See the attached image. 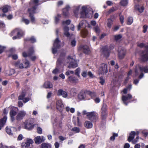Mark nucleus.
<instances>
[{"instance_id":"nucleus-6","label":"nucleus","mask_w":148,"mask_h":148,"mask_svg":"<svg viewBox=\"0 0 148 148\" xmlns=\"http://www.w3.org/2000/svg\"><path fill=\"white\" fill-rule=\"evenodd\" d=\"M12 35L15 34H17V36H14L12 37L13 39L15 40L18 38H20V37L22 36L24 34V32L21 29H16L12 32Z\"/></svg>"},{"instance_id":"nucleus-49","label":"nucleus","mask_w":148,"mask_h":148,"mask_svg":"<svg viewBox=\"0 0 148 148\" xmlns=\"http://www.w3.org/2000/svg\"><path fill=\"white\" fill-rule=\"evenodd\" d=\"M99 83L102 85L104 84L105 83V79L102 77H100L99 78Z\"/></svg>"},{"instance_id":"nucleus-17","label":"nucleus","mask_w":148,"mask_h":148,"mask_svg":"<svg viewBox=\"0 0 148 148\" xmlns=\"http://www.w3.org/2000/svg\"><path fill=\"white\" fill-rule=\"evenodd\" d=\"M121 50H119L118 53H119V57L120 59H123L125 56V52H126V50L122 48H120Z\"/></svg>"},{"instance_id":"nucleus-64","label":"nucleus","mask_w":148,"mask_h":148,"mask_svg":"<svg viewBox=\"0 0 148 148\" xmlns=\"http://www.w3.org/2000/svg\"><path fill=\"white\" fill-rule=\"evenodd\" d=\"M95 30L97 33H99V27L97 26L96 27L94 28Z\"/></svg>"},{"instance_id":"nucleus-56","label":"nucleus","mask_w":148,"mask_h":148,"mask_svg":"<svg viewBox=\"0 0 148 148\" xmlns=\"http://www.w3.org/2000/svg\"><path fill=\"white\" fill-rule=\"evenodd\" d=\"M80 69L79 68H78L76 69L75 72V75L79 77V73H80Z\"/></svg>"},{"instance_id":"nucleus-36","label":"nucleus","mask_w":148,"mask_h":148,"mask_svg":"<svg viewBox=\"0 0 148 148\" xmlns=\"http://www.w3.org/2000/svg\"><path fill=\"white\" fill-rule=\"evenodd\" d=\"M133 19L132 17H129L127 20V24L128 25H131L133 22Z\"/></svg>"},{"instance_id":"nucleus-51","label":"nucleus","mask_w":148,"mask_h":148,"mask_svg":"<svg viewBox=\"0 0 148 148\" xmlns=\"http://www.w3.org/2000/svg\"><path fill=\"white\" fill-rule=\"evenodd\" d=\"M87 94L90 95L91 97H93L96 95V94L94 92H92L90 91H87Z\"/></svg>"},{"instance_id":"nucleus-22","label":"nucleus","mask_w":148,"mask_h":148,"mask_svg":"<svg viewBox=\"0 0 148 148\" xmlns=\"http://www.w3.org/2000/svg\"><path fill=\"white\" fill-rule=\"evenodd\" d=\"M16 114V112L13 109L11 110L10 112V115L11 117V120L12 121H14L15 120L14 116Z\"/></svg>"},{"instance_id":"nucleus-38","label":"nucleus","mask_w":148,"mask_h":148,"mask_svg":"<svg viewBox=\"0 0 148 148\" xmlns=\"http://www.w3.org/2000/svg\"><path fill=\"white\" fill-rule=\"evenodd\" d=\"M136 8L140 12V13H142L143 12L144 9V8L143 6L136 7Z\"/></svg>"},{"instance_id":"nucleus-47","label":"nucleus","mask_w":148,"mask_h":148,"mask_svg":"<svg viewBox=\"0 0 148 148\" xmlns=\"http://www.w3.org/2000/svg\"><path fill=\"white\" fill-rule=\"evenodd\" d=\"M61 17V15L59 14H58L57 16L55 17V22L56 23H57L58 22L59 19V18Z\"/></svg>"},{"instance_id":"nucleus-32","label":"nucleus","mask_w":148,"mask_h":148,"mask_svg":"<svg viewBox=\"0 0 148 148\" xmlns=\"http://www.w3.org/2000/svg\"><path fill=\"white\" fill-rule=\"evenodd\" d=\"M82 11L81 12V14L83 15L84 16L86 17H89L88 14L86 12V8L85 7H82Z\"/></svg>"},{"instance_id":"nucleus-16","label":"nucleus","mask_w":148,"mask_h":148,"mask_svg":"<svg viewBox=\"0 0 148 148\" xmlns=\"http://www.w3.org/2000/svg\"><path fill=\"white\" fill-rule=\"evenodd\" d=\"M87 91H81L78 95V98L81 100H86L85 98L86 97V93L87 94Z\"/></svg>"},{"instance_id":"nucleus-41","label":"nucleus","mask_w":148,"mask_h":148,"mask_svg":"<svg viewBox=\"0 0 148 148\" xmlns=\"http://www.w3.org/2000/svg\"><path fill=\"white\" fill-rule=\"evenodd\" d=\"M112 22V20L111 19H109L108 20L107 26L109 28L111 27Z\"/></svg>"},{"instance_id":"nucleus-48","label":"nucleus","mask_w":148,"mask_h":148,"mask_svg":"<svg viewBox=\"0 0 148 148\" xmlns=\"http://www.w3.org/2000/svg\"><path fill=\"white\" fill-rule=\"evenodd\" d=\"M115 11L114 8V7L111 8L109 11H108L106 13V15H109L112 12Z\"/></svg>"},{"instance_id":"nucleus-42","label":"nucleus","mask_w":148,"mask_h":148,"mask_svg":"<svg viewBox=\"0 0 148 148\" xmlns=\"http://www.w3.org/2000/svg\"><path fill=\"white\" fill-rule=\"evenodd\" d=\"M25 96V93L24 92H23L21 95L19 96L18 97V100H22L23 99L24 97Z\"/></svg>"},{"instance_id":"nucleus-40","label":"nucleus","mask_w":148,"mask_h":148,"mask_svg":"<svg viewBox=\"0 0 148 148\" xmlns=\"http://www.w3.org/2000/svg\"><path fill=\"white\" fill-rule=\"evenodd\" d=\"M29 66V62L27 60L25 62L24 64H23V67L24 68H27Z\"/></svg>"},{"instance_id":"nucleus-54","label":"nucleus","mask_w":148,"mask_h":148,"mask_svg":"<svg viewBox=\"0 0 148 148\" xmlns=\"http://www.w3.org/2000/svg\"><path fill=\"white\" fill-rule=\"evenodd\" d=\"M71 21L69 20H68L65 21H63L62 24H66L67 25H69L71 23Z\"/></svg>"},{"instance_id":"nucleus-35","label":"nucleus","mask_w":148,"mask_h":148,"mask_svg":"<svg viewBox=\"0 0 148 148\" xmlns=\"http://www.w3.org/2000/svg\"><path fill=\"white\" fill-rule=\"evenodd\" d=\"M128 3V0H121L120 2V4L123 6L127 5Z\"/></svg>"},{"instance_id":"nucleus-4","label":"nucleus","mask_w":148,"mask_h":148,"mask_svg":"<svg viewBox=\"0 0 148 148\" xmlns=\"http://www.w3.org/2000/svg\"><path fill=\"white\" fill-rule=\"evenodd\" d=\"M98 114L95 112L88 113L87 115L88 119L93 122H96L98 119Z\"/></svg>"},{"instance_id":"nucleus-52","label":"nucleus","mask_w":148,"mask_h":148,"mask_svg":"<svg viewBox=\"0 0 148 148\" xmlns=\"http://www.w3.org/2000/svg\"><path fill=\"white\" fill-rule=\"evenodd\" d=\"M22 21L23 22L25 23L26 25H27L29 23V21L28 20L24 18H22Z\"/></svg>"},{"instance_id":"nucleus-3","label":"nucleus","mask_w":148,"mask_h":148,"mask_svg":"<svg viewBox=\"0 0 148 148\" xmlns=\"http://www.w3.org/2000/svg\"><path fill=\"white\" fill-rule=\"evenodd\" d=\"M114 44H111L109 48L107 46H105L103 47L102 49V53L104 56L107 58L108 57L110 53V51L114 48Z\"/></svg>"},{"instance_id":"nucleus-7","label":"nucleus","mask_w":148,"mask_h":148,"mask_svg":"<svg viewBox=\"0 0 148 148\" xmlns=\"http://www.w3.org/2000/svg\"><path fill=\"white\" fill-rule=\"evenodd\" d=\"M67 61H71L69 63V65L68 66V67L69 68H74L78 66V64L77 62L74 59L71 58L70 56H69L67 57Z\"/></svg>"},{"instance_id":"nucleus-59","label":"nucleus","mask_w":148,"mask_h":148,"mask_svg":"<svg viewBox=\"0 0 148 148\" xmlns=\"http://www.w3.org/2000/svg\"><path fill=\"white\" fill-rule=\"evenodd\" d=\"M148 28V26L147 25H145L143 27V32L144 33H145L147 31Z\"/></svg>"},{"instance_id":"nucleus-61","label":"nucleus","mask_w":148,"mask_h":148,"mask_svg":"<svg viewBox=\"0 0 148 148\" xmlns=\"http://www.w3.org/2000/svg\"><path fill=\"white\" fill-rule=\"evenodd\" d=\"M58 72L59 70L57 68H56L54 69L52 71L53 73L55 74L58 73Z\"/></svg>"},{"instance_id":"nucleus-44","label":"nucleus","mask_w":148,"mask_h":148,"mask_svg":"<svg viewBox=\"0 0 148 148\" xmlns=\"http://www.w3.org/2000/svg\"><path fill=\"white\" fill-rule=\"evenodd\" d=\"M115 40L116 41H117L120 40L122 37V35L121 34H119L117 35H115L114 36Z\"/></svg>"},{"instance_id":"nucleus-26","label":"nucleus","mask_w":148,"mask_h":148,"mask_svg":"<svg viewBox=\"0 0 148 148\" xmlns=\"http://www.w3.org/2000/svg\"><path fill=\"white\" fill-rule=\"evenodd\" d=\"M14 129L13 127H7L6 128V132L9 134L12 135L13 134V130Z\"/></svg>"},{"instance_id":"nucleus-19","label":"nucleus","mask_w":148,"mask_h":148,"mask_svg":"<svg viewBox=\"0 0 148 148\" xmlns=\"http://www.w3.org/2000/svg\"><path fill=\"white\" fill-rule=\"evenodd\" d=\"M57 95L58 96H62L64 98H66L68 96L67 92L62 89H60L58 90Z\"/></svg>"},{"instance_id":"nucleus-18","label":"nucleus","mask_w":148,"mask_h":148,"mask_svg":"<svg viewBox=\"0 0 148 148\" xmlns=\"http://www.w3.org/2000/svg\"><path fill=\"white\" fill-rule=\"evenodd\" d=\"M132 97V95L130 94H128L126 96H122V100L123 103L126 105H127V103L126 102V101L128 100L131 99Z\"/></svg>"},{"instance_id":"nucleus-25","label":"nucleus","mask_w":148,"mask_h":148,"mask_svg":"<svg viewBox=\"0 0 148 148\" xmlns=\"http://www.w3.org/2000/svg\"><path fill=\"white\" fill-rule=\"evenodd\" d=\"M84 125L87 129H90L92 127L93 124L90 121H86L85 122Z\"/></svg>"},{"instance_id":"nucleus-60","label":"nucleus","mask_w":148,"mask_h":148,"mask_svg":"<svg viewBox=\"0 0 148 148\" xmlns=\"http://www.w3.org/2000/svg\"><path fill=\"white\" fill-rule=\"evenodd\" d=\"M76 43V41L75 40H72L71 42V45L72 47H74L75 46Z\"/></svg>"},{"instance_id":"nucleus-30","label":"nucleus","mask_w":148,"mask_h":148,"mask_svg":"<svg viewBox=\"0 0 148 148\" xmlns=\"http://www.w3.org/2000/svg\"><path fill=\"white\" fill-rule=\"evenodd\" d=\"M64 34L65 36L67 37H69L70 36L69 33L68 32L69 30V28L68 27L66 26L64 27Z\"/></svg>"},{"instance_id":"nucleus-62","label":"nucleus","mask_w":148,"mask_h":148,"mask_svg":"<svg viewBox=\"0 0 148 148\" xmlns=\"http://www.w3.org/2000/svg\"><path fill=\"white\" fill-rule=\"evenodd\" d=\"M5 47L0 46V54L2 53Z\"/></svg>"},{"instance_id":"nucleus-43","label":"nucleus","mask_w":148,"mask_h":148,"mask_svg":"<svg viewBox=\"0 0 148 148\" xmlns=\"http://www.w3.org/2000/svg\"><path fill=\"white\" fill-rule=\"evenodd\" d=\"M9 7L7 5H5L2 8L3 11L4 13L7 12L8 10Z\"/></svg>"},{"instance_id":"nucleus-15","label":"nucleus","mask_w":148,"mask_h":148,"mask_svg":"<svg viewBox=\"0 0 148 148\" xmlns=\"http://www.w3.org/2000/svg\"><path fill=\"white\" fill-rule=\"evenodd\" d=\"M45 140V138L44 136H38L35 138L34 141L36 144H39L44 141Z\"/></svg>"},{"instance_id":"nucleus-28","label":"nucleus","mask_w":148,"mask_h":148,"mask_svg":"<svg viewBox=\"0 0 148 148\" xmlns=\"http://www.w3.org/2000/svg\"><path fill=\"white\" fill-rule=\"evenodd\" d=\"M68 79L70 82L72 83L77 84L78 82V80L77 79L72 76H69Z\"/></svg>"},{"instance_id":"nucleus-31","label":"nucleus","mask_w":148,"mask_h":148,"mask_svg":"<svg viewBox=\"0 0 148 148\" xmlns=\"http://www.w3.org/2000/svg\"><path fill=\"white\" fill-rule=\"evenodd\" d=\"M70 9L69 6H66V8L63 10V13L64 15L65 16H67L68 14V11Z\"/></svg>"},{"instance_id":"nucleus-23","label":"nucleus","mask_w":148,"mask_h":148,"mask_svg":"<svg viewBox=\"0 0 148 148\" xmlns=\"http://www.w3.org/2000/svg\"><path fill=\"white\" fill-rule=\"evenodd\" d=\"M24 124L25 128L28 130H31L34 127V126L32 124L29 122H25Z\"/></svg>"},{"instance_id":"nucleus-29","label":"nucleus","mask_w":148,"mask_h":148,"mask_svg":"<svg viewBox=\"0 0 148 148\" xmlns=\"http://www.w3.org/2000/svg\"><path fill=\"white\" fill-rule=\"evenodd\" d=\"M82 50L86 54H88L90 51V50L88 46L86 45H84L82 46Z\"/></svg>"},{"instance_id":"nucleus-2","label":"nucleus","mask_w":148,"mask_h":148,"mask_svg":"<svg viewBox=\"0 0 148 148\" xmlns=\"http://www.w3.org/2000/svg\"><path fill=\"white\" fill-rule=\"evenodd\" d=\"M145 73H148V68L147 66H141L139 65H137L135 68V75H138L140 73V74L138 77L140 79L144 77V74L143 72Z\"/></svg>"},{"instance_id":"nucleus-24","label":"nucleus","mask_w":148,"mask_h":148,"mask_svg":"<svg viewBox=\"0 0 148 148\" xmlns=\"http://www.w3.org/2000/svg\"><path fill=\"white\" fill-rule=\"evenodd\" d=\"M6 120L7 117L5 116L4 117L0 120V130L3 126L4 124L6 122Z\"/></svg>"},{"instance_id":"nucleus-14","label":"nucleus","mask_w":148,"mask_h":148,"mask_svg":"<svg viewBox=\"0 0 148 148\" xmlns=\"http://www.w3.org/2000/svg\"><path fill=\"white\" fill-rule=\"evenodd\" d=\"M56 108L58 110L61 112L63 109L64 106L62 104V101L58 100L56 102Z\"/></svg>"},{"instance_id":"nucleus-8","label":"nucleus","mask_w":148,"mask_h":148,"mask_svg":"<svg viewBox=\"0 0 148 148\" xmlns=\"http://www.w3.org/2000/svg\"><path fill=\"white\" fill-rule=\"evenodd\" d=\"M141 60L143 62L148 60V51L146 49L144 51H142L140 53Z\"/></svg>"},{"instance_id":"nucleus-5","label":"nucleus","mask_w":148,"mask_h":148,"mask_svg":"<svg viewBox=\"0 0 148 148\" xmlns=\"http://www.w3.org/2000/svg\"><path fill=\"white\" fill-rule=\"evenodd\" d=\"M60 41L58 37L54 42L53 47L52 48V52L53 54L56 53L57 52V49H59L60 47Z\"/></svg>"},{"instance_id":"nucleus-58","label":"nucleus","mask_w":148,"mask_h":148,"mask_svg":"<svg viewBox=\"0 0 148 148\" xmlns=\"http://www.w3.org/2000/svg\"><path fill=\"white\" fill-rule=\"evenodd\" d=\"M37 132L39 134H41L42 132V129L40 127H38L37 129Z\"/></svg>"},{"instance_id":"nucleus-33","label":"nucleus","mask_w":148,"mask_h":148,"mask_svg":"<svg viewBox=\"0 0 148 148\" xmlns=\"http://www.w3.org/2000/svg\"><path fill=\"white\" fill-rule=\"evenodd\" d=\"M41 148H51V145L50 144L46 143H42L41 145Z\"/></svg>"},{"instance_id":"nucleus-37","label":"nucleus","mask_w":148,"mask_h":148,"mask_svg":"<svg viewBox=\"0 0 148 148\" xmlns=\"http://www.w3.org/2000/svg\"><path fill=\"white\" fill-rule=\"evenodd\" d=\"M81 33L82 35H83L84 37H85L88 34V31L85 29H83L81 30Z\"/></svg>"},{"instance_id":"nucleus-10","label":"nucleus","mask_w":148,"mask_h":148,"mask_svg":"<svg viewBox=\"0 0 148 148\" xmlns=\"http://www.w3.org/2000/svg\"><path fill=\"white\" fill-rule=\"evenodd\" d=\"M34 48L31 47L29 49L28 53H27L26 52H24L22 53V56L25 58L30 57L34 53Z\"/></svg>"},{"instance_id":"nucleus-13","label":"nucleus","mask_w":148,"mask_h":148,"mask_svg":"<svg viewBox=\"0 0 148 148\" xmlns=\"http://www.w3.org/2000/svg\"><path fill=\"white\" fill-rule=\"evenodd\" d=\"M33 143V140L32 139L27 138V141L25 143H22L21 146L26 148H28L29 147L30 144H32Z\"/></svg>"},{"instance_id":"nucleus-9","label":"nucleus","mask_w":148,"mask_h":148,"mask_svg":"<svg viewBox=\"0 0 148 148\" xmlns=\"http://www.w3.org/2000/svg\"><path fill=\"white\" fill-rule=\"evenodd\" d=\"M108 71L107 65L104 63L102 64L99 69V73L100 74L106 73Z\"/></svg>"},{"instance_id":"nucleus-20","label":"nucleus","mask_w":148,"mask_h":148,"mask_svg":"<svg viewBox=\"0 0 148 148\" xmlns=\"http://www.w3.org/2000/svg\"><path fill=\"white\" fill-rule=\"evenodd\" d=\"M14 65L17 68L21 69H24V67H23V64L21 63L19 60L16 62L14 63Z\"/></svg>"},{"instance_id":"nucleus-55","label":"nucleus","mask_w":148,"mask_h":148,"mask_svg":"<svg viewBox=\"0 0 148 148\" xmlns=\"http://www.w3.org/2000/svg\"><path fill=\"white\" fill-rule=\"evenodd\" d=\"M75 125L77 126H80L81 125L80 123L79 122V119L78 117H77V123L74 122Z\"/></svg>"},{"instance_id":"nucleus-11","label":"nucleus","mask_w":148,"mask_h":148,"mask_svg":"<svg viewBox=\"0 0 148 148\" xmlns=\"http://www.w3.org/2000/svg\"><path fill=\"white\" fill-rule=\"evenodd\" d=\"M106 106V104H103L101 108V117L102 119H105L107 117Z\"/></svg>"},{"instance_id":"nucleus-53","label":"nucleus","mask_w":148,"mask_h":148,"mask_svg":"<svg viewBox=\"0 0 148 148\" xmlns=\"http://www.w3.org/2000/svg\"><path fill=\"white\" fill-rule=\"evenodd\" d=\"M10 73L8 75H6V76H10L14 74L15 73V71L13 69H11L10 70Z\"/></svg>"},{"instance_id":"nucleus-34","label":"nucleus","mask_w":148,"mask_h":148,"mask_svg":"<svg viewBox=\"0 0 148 148\" xmlns=\"http://www.w3.org/2000/svg\"><path fill=\"white\" fill-rule=\"evenodd\" d=\"M25 40L26 41H30L32 43H34L36 42V38L32 36L30 38H28L25 39Z\"/></svg>"},{"instance_id":"nucleus-46","label":"nucleus","mask_w":148,"mask_h":148,"mask_svg":"<svg viewBox=\"0 0 148 148\" xmlns=\"http://www.w3.org/2000/svg\"><path fill=\"white\" fill-rule=\"evenodd\" d=\"M84 22L83 21H81L77 26V30H79L83 26Z\"/></svg>"},{"instance_id":"nucleus-45","label":"nucleus","mask_w":148,"mask_h":148,"mask_svg":"<svg viewBox=\"0 0 148 148\" xmlns=\"http://www.w3.org/2000/svg\"><path fill=\"white\" fill-rule=\"evenodd\" d=\"M118 136L117 134L113 133V136L110 137V140H111L114 141L115 139V137H117Z\"/></svg>"},{"instance_id":"nucleus-1","label":"nucleus","mask_w":148,"mask_h":148,"mask_svg":"<svg viewBox=\"0 0 148 148\" xmlns=\"http://www.w3.org/2000/svg\"><path fill=\"white\" fill-rule=\"evenodd\" d=\"M38 0H31L30 3V5L32 6V7L29 8L28 11L29 13V16L32 23H34L35 21L33 14L37 12H36V9L37 6L39 5L38 4Z\"/></svg>"},{"instance_id":"nucleus-21","label":"nucleus","mask_w":148,"mask_h":148,"mask_svg":"<svg viewBox=\"0 0 148 148\" xmlns=\"http://www.w3.org/2000/svg\"><path fill=\"white\" fill-rule=\"evenodd\" d=\"M43 87L45 88H51L53 87V84L49 81H47L44 84Z\"/></svg>"},{"instance_id":"nucleus-57","label":"nucleus","mask_w":148,"mask_h":148,"mask_svg":"<svg viewBox=\"0 0 148 148\" xmlns=\"http://www.w3.org/2000/svg\"><path fill=\"white\" fill-rule=\"evenodd\" d=\"M120 21L122 24H123L124 23V17L122 15L121 16L120 15Z\"/></svg>"},{"instance_id":"nucleus-50","label":"nucleus","mask_w":148,"mask_h":148,"mask_svg":"<svg viewBox=\"0 0 148 148\" xmlns=\"http://www.w3.org/2000/svg\"><path fill=\"white\" fill-rule=\"evenodd\" d=\"M72 130L76 133L79 132L80 131L79 128L77 127H74L72 129Z\"/></svg>"},{"instance_id":"nucleus-12","label":"nucleus","mask_w":148,"mask_h":148,"mask_svg":"<svg viewBox=\"0 0 148 148\" xmlns=\"http://www.w3.org/2000/svg\"><path fill=\"white\" fill-rule=\"evenodd\" d=\"M26 114V112L24 111H20L16 117V119L18 121L22 119Z\"/></svg>"},{"instance_id":"nucleus-39","label":"nucleus","mask_w":148,"mask_h":148,"mask_svg":"<svg viewBox=\"0 0 148 148\" xmlns=\"http://www.w3.org/2000/svg\"><path fill=\"white\" fill-rule=\"evenodd\" d=\"M76 90L74 88H71L70 90V94L73 96L75 95L76 93Z\"/></svg>"},{"instance_id":"nucleus-63","label":"nucleus","mask_w":148,"mask_h":148,"mask_svg":"<svg viewBox=\"0 0 148 148\" xmlns=\"http://www.w3.org/2000/svg\"><path fill=\"white\" fill-rule=\"evenodd\" d=\"M12 58L13 59L16 60L18 58V56L17 55L15 54L12 56Z\"/></svg>"},{"instance_id":"nucleus-27","label":"nucleus","mask_w":148,"mask_h":148,"mask_svg":"<svg viewBox=\"0 0 148 148\" xmlns=\"http://www.w3.org/2000/svg\"><path fill=\"white\" fill-rule=\"evenodd\" d=\"M136 133L134 131L132 132L130 134V135L129 136L128 141L129 142L132 141L134 138V136L136 135Z\"/></svg>"}]
</instances>
